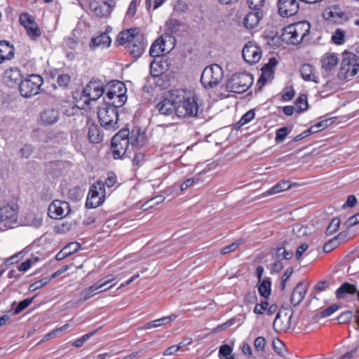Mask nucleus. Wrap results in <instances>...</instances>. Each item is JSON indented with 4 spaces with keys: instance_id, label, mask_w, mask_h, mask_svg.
<instances>
[{
    "instance_id": "nucleus-1",
    "label": "nucleus",
    "mask_w": 359,
    "mask_h": 359,
    "mask_svg": "<svg viewBox=\"0 0 359 359\" xmlns=\"http://www.w3.org/2000/svg\"><path fill=\"white\" fill-rule=\"evenodd\" d=\"M182 92L180 98L176 104V114L179 117L196 116L198 111V104L194 93L183 89H176Z\"/></svg>"
},
{
    "instance_id": "nucleus-2",
    "label": "nucleus",
    "mask_w": 359,
    "mask_h": 359,
    "mask_svg": "<svg viewBox=\"0 0 359 359\" xmlns=\"http://www.w3.org/2000/svg\"><path fill=\"white\" fill-rule=\"evenodd\" d=\"M359 72V56L351 53H344L338 76L341 80H350Z\"/></svg>"
},
{
    "instance_id": "nucleus-3",
    "label": "nucleus",
    "mask_w": 359,
    "mask_h": 359,
    "mask_svg": "<svg viewBox=\"0 0 359 359\" xmlns=\"http://www.w3.org/2000/svg\"><path fill=\"white\" fill-rule=\"evenodd\" d=\"M223 77L224 72L222 67L217 64H213L203 69L201 82L205 88H213L219 83Z\"/></svg>"
},
{
    "instance_id": "nucleus-4",
    "label": "nucleus",
    "mask_w": 359,
    "mask_h": 359,
    "mask_svg": "<svg viewBox=\"0 0 359 359\" xmlns=\"http://www.w3.org/2000/svg\"><path fill=\"white\" fill-rule=\"evenodd\" d=\"M253 83L252 76L246 73H238L232 76L226 85L229 92L242 93L245 92Z\"/></svg>"
},
{
    "instance_id": "nucleus-5",
    "label": "nucleus",
    "mask_w": 359,
    "mask_h": 359,
    "mask_svg": "<svg viewBox=\"0 0 359 359\" xmlns=\"http://www.w3.org/2000/svg\"><path fill=\"white\" fill-rule=\"evenodd\" d=\"M104 90L102 81L92 79L83 88L81 100L86 105H88L90 101H95L99 99L104 94Z\"/></svg>"
},
{
    "instance_id": "nucleus-6",
    "label": "nucleus",
    "mask_w": 359,
    "mask_h": 359,
    "mask_svg": "<svg viewBox=\"0 0 359 359\" xmlns=\"http://www.w3.org/2000/svg\"><path fill=\"white\" fill-rule=\"evenodd\" d=\"M106 190L101 180L93 183L88 191L86 206L88 208H95L101 205L105 200Z\"/></svg>"
},
{
    "instance_id": "nucleus-7",
    "label": "nucleus",
    "mask_w": 359,
    "mask_h": 359,
    "mask_svg": "<svg viewBox=\"0 0 359 359\" xmlns=\"http://www.w3.org/2000/svg\"><path fill=\"white\" fill-rule=\"evenodd\" d=\"M43 83L41 76L31 74L27 79L22 80L19 85L20 95L25 97H30L39 93L40 87Z\"/></svg>"
},
{
    "instance_id": "nucleus-8",
    "label": "nucleus",
    "mask_w": 359,
    "mask_h": 359,
    "mask_svg": "<svg viewBox=\"0 0 359 359\" xmlns=\"http://www.w3.org/2000/svg\"><path fill=\"white\" fill-rule=\"evenodd\" d=\"M18 206L15 204L6 205L0 208V229H11L18 222Z\"/></svg>"
},
{
    "instance_id": "nucleus-9",
    "label": "nucleus",
    "mask_w": 359,
    "mask_h": 359,
    "mask_svg": "<svg viewBox=\"0 0 359 359\" xmlns=\"http://www.w3.org/2000/svg\"><path fill=\"white\" fill-rule=\"evenodd\" d=\"M97 116L103 128L106 129L114 128L118 120L117 107L105 104L104 107H98Z\"/></svg>"
},
{
    "instance_id": "nucleus-10",
    "label": "nucleus",
    "mask_w": 359,
    "mask_h": 359,
    "mask_svg": "<svg viewBox=\"0 0 359 359\" xmlns=\"http://www.w3.org/2000/svg\"><path fill=\"white\" fill-rule=\"evenodd\" d=\"M308 29L303 31L299 25H290L283 29L281 39L287 44L297 45L302 41Z\"/></svg>"
},
{
    "instance_id": "nucleus-11",
    "label": "nucleus",
    "mask_w": 359,
    "mask_h": 359,
    "mask_svg": "<svg viewBox=\"0 0 359 359\" xmlns=\"http://www.w3.org/2000/svg\"><path fill=\"white\" fill-rule=\"evenodd\" d=\"M182 92L170 90L164 97V99L158 104L159 112L163 115H171L173 113L176 114V104L180 98Z\"/></svg>"
},
{
    "instance_id": "nucleus-12",
    "label": "nucleus",
    "mask_w": 359,
    "mask_h": 359,
    "mask_svg": "<svg viewBox=\"0 0 359 359\" xmlns=\"http://www.w3.org/2000/svg\"><path fill=\"white\" fill-rule=\"evenodd\" d=\"M111 88L112 89H109L106 94L108 99L106 104L116 107H121L126 101L123 83L116 81V83H113Z\"/></svg>"
},
{
    "instance_id": "nucleus-13",
    "label": "nucleus",
    "mask_w": 359,
    "mask_h": 359,
    "mask_svg": "<svg viewBox=\"0 0 359 359\" xmlns=\"http://www.w3.org/2000/svg\"><path fill=\"white\" fill-rule=\"evenodd\" d=\"M20 23L26 29L27 35L32 40H37L41 35V29L35 21V18L27 13L20 14L19 17Z\"/></svg>"
},
{
    "instance_id": "nucleus-14",
    "label": "nucleus",
    "mask_w": 359,
    "mask_h": 359,
    "mask_svg": "<svg viewBox=\"0 0 359 359\" xmlns=\"http://www.w3.org/2000/svg\"><path fill=\"white\" fill-rule=\"evenodd\" d=\"M130 145L129 136H113L111 140V152L114 159H121Z\"/></svg>"
},
{
    "instance_id": "nucleus-15",
    "label": "nucleus",
    "mask_w": 359,
    "mask_h": 359,
    "mask_svg": "<svg viewBox=\"0 0 359 359\" xmlns=\"http://www.w3.org/2000/svg\"><path fill=\"white\" fill-rule=\"evenodd\" d=\"M69 212V204L67 202L55 200L49 205L48 214L50 217L59 219L66 217Z\"/></svg>"
},
{
    "instance_id": "nucleus-16",
    "label": "nucleus",
    "mask_w": 359,
    "mask_h": 359,
    "mask_svg": "<svg viewBox=\"0 0 359 359\" xmlns=\"http://www.w3.org/2000/svg\"><path fill=\"white\" fill-rule=\"evenodd\" d=\"M278 14L284 18L296 15L299 9L297 0H278L277 4Z\"/></svg>"
},
{
    "instance_id": "nucleus-17",
    "label": "nucleus",
    "mask_w": 359,
    "mask_h": 359,
    "mask_svg": "<svg viewBox=\"0 0 359 359\" xmlns=\"http://www.w3.org/2000/svg\"><path fill=\"white\" fill-rule=\"evenodd\" d=\"M243 57L245 61L249 64H255L259 61L262 56V50L255 43L248 42L243 48Z\"/></svg>"
},
{
    "instance_id": "nucleus-18",
    "label": "nucleus",
    "mask_w": 359,
    "mask_h": 359,
    "mask_svg": "<svg viewBox=\"0 0 359 359\" xmlns=\"http://www.w3.org/2000/svg\"><path fill=\"white\" fill-rule=\"evenodd\" d=\"M323 18L333 23H341L346 19L345 13L338 6H334L326 8L323 13Z\"/></svg>"
},
{
    "instance_id": "nucleus-19",
    "label": "nucleus",
    "mask_w": 359,
    "mask_h": 359,
    "mask_svg": "<svg viewBox=\"0 0 359 359\" xmlns=\"http://www.w3.org/2000/svg\"><path fill=\"white\" fill-rule=\"evenodd\" d=\"M278 309V307L276 304H270L267 299H264L255 304L253 313L258 316H263L266 313L267 316H271L277 312Z\"/></svg>"
},
{
    "instance_id": "nucleus-20",
    "label": "nucleus",
    "mask_w": 359,
    "mask_h": 359,
    "mask_svg": "<svg viewBox=\"0 0 359 359\" xmlns=\"http://www.w3.org/2000/svg\"><path fill=\"white\" fill-rule=\"evenodd\" d=\"M292 318V313L288 314L283 311H279L273 323V328L277 332H285L290 327V320Z\"/></svg>"
},
{
    "instance_id": "nucleus-21",
    "label": "nucleus",
    "mask_w": 359,
    "mask_h": 359,
    "mask_svg": "<svg viewBox=\"0 0 359 359\" xmlns=\"http://www.w3.org/2000/svg\"><path fill=\"white\" fill-rule=\"evenodd\" d=\"M147 46L144 37L140 35L132 43L126 45L127 50L130 52V55L135 58H139L144 52Z\"/></svg>"
},
{
    "instance_id": "nucleus-22",
    "label": "nucleus",
    "mask_w": 359,
    "mask_h": 359,
    "mask_svg": "<svg viewBox=\"0 0 359 359\" xmlns=\"http://www.w3.org/2000/svg\"><path fill=\"white\" fill-rule=\"evenodd\" d=\"M91 11L99 18H105L110 15L112 11L111 6L105 1L97 2L93 1L90 4Z\"/></svg>"
},
{
    "instance_id": "nucleus-23",
    "label": "nucleus",
    "mask_w": 359,
    "mask_h": 359,
    "mask_svg": "<svg viewBox=\"0 0 359 359\" xmlns=\"http://www.w3.org/2000/svg\"><path fill=\"white\" fill-rule=\"evenodd\" d=\"M167 38H170V36H161L157 39L151 45L149 50V55L154 58H161L160 56L165 53H168L165 48V41Z\"/></svg>"
},
{
    "instance_id": "nucleus-24",
    "label": "nucleus",
    "mask_w": 359,
    "mask_h": 359,
    "mask_svg": "<svg viewBox=\"0 0 359 359\" xmlns=\"http://www.w3.org/2000/svg\"><path fill=\"white\" fill-rule=\"evenodd\" d=\"M140 30L138 28H130L121 32L117 37L116 42L119 45L129 44L134 41L137 36H140Z\"/></svg>"
},
{
    "instance_id": "nucleus-25",
    "label": "nucleus",
    "mask_w": 359,
    "mask_h": 359,
    "mask_svg": "<svg viewBox=\"0 0 359 359\" xmlns=\"http://www.w3.org/2000/svg\"><path fill=\"white\" fill-rule=\"evenodd\" d=\"M299 72L302 78L305 81H312L316 83L319 82V76L316 73V69L311 64L305 63L301 65Z\"/></svg>"
},
{
    "instance_id": "nucleus-26",
    "label": "nucleus",
    "mask_w": 359,
    "mask_h": 359,
    "mask_svg": "<svg viewBox=\"0 0 359 359\" xmlns=\"http://www.w3.org/2000/svg\"><path fill=\"white\" fill-rule=\"evenodd\" d=\"M264 13L262 11H254L249 12L243 20L244 26L249 29L256 27L262 19Z\"/></svg>"
},
{
    "instance_id": "nucleus-27",
    "label": "nucleus",
    "mask_w": 359,
    "mask_h": 359,
    "mask_svg": "<svg viewBox=\"0 0 359 359\" xmlns=\"http://www.w3.org/2000/svg\"><path fill=\"white\" fill-rule=\"evenodd\" d=\"M60 117V112L54 109H44L40 114V120L43 125L50 126L55 123Z\"/></svg>"
},
{
    "instance_id": "nucleus-28",
    "label": "nucleus",
    "mask_w": 359,
    "mask_h": 359,
    "mask_svg": "<svg viewBox=\"0 0 359 359\" xmlns=\"http://www.w3.org/2000/svg\"><path fill=\"white\" fill-rule=\"evenodd\" d=\"M22 79L20 70L17 67H11L5 71L4 79L5 83L10 86L17 85Z\"/></svg>"
},
{
    "instance_id": "nucleus-29",
    "label": "nucleus",
    "mask_w": 359,
    "mask_h": 359,
    "mask_svg": "<svg viewBox=\"0 0 359 359\" xmlns=\"http://www.w3.org/2000/svg\"><path fill=\"white\" fill-rule=\"evenodd\" d=\"M115 284L116 283H114L111 285L109 287L104 288L103 290H100L97 285L95 283L93 285L85 288L80 292L79 302H86L90 299L91 297H94L95 295L111 289L112 287H114V285H115Z\"/></svg>"
},
{
    "instance_id": "nucleus-30",
    "label": "nucleus",
    "mask_w": 359,
    "mask_h": 359,
    "mask_svg": "<svg viewBox=\"0 0 359 359\" xmlns=\"http://www.w3.org/2000/svg\"><path fill=\"white\" fill-rule=\"evenodd\" d=\"M14 46L7 41H0V65L14 57Z\"/></svg>"
},
{
    "instance_id": "nucleus-31",
    "label": "nucleus",
    "mask_w": 359,
    "mask_h": 359,
    "mask_svg": "<svg viewBox=\"0 0 359 359\" xmlns=\"http://www.w3.org/2000/svg\"><path fill=\"white\" fill-rule=\"evenodd\" d=\"M111 42V38L107 33L104 32L96 37L92 38L89 46L92 50H95L97 48H104L109 47Z\"/></svg>"
},
{
    "instance_id": "nucleus-32",
    "label": "nucleus",
    "mask_w": 359,
    "mask_h": 359,
    "mask_svg": "<svg viewBox=\"0 0 359 359\" xmlns=\"http://www.w3.org/2000/svg\"><path fill=\"white\" fill-rule=\"evenodd\" d=\"M168 65L166 61L162 58H154L150 64V73L153 77H157L167 70Z\"/></svg>"
},
{
    "instance_id": "nucleus-33",
    "label": "nucleus",
    "mask_w": 359,
    "mask_h": 359,
    "mask_svg": "<svg viewBox=\"0 0 359 359\" xmlns=\"http://www.w3.org/2000/svg\"><path fill=\"white\" fill-rule=\"evenodd\" d=\"M306 290V287L303 283H298L292 293L290 299L291 304L294 306L299 304L303 301Z\"/></svg>"
},
{
    "instance_id": "nucleus-34",
    "label": "nucleus",
    "mask_w": 359,
    "mask_h": 359,
    "mask_svg": "<svg viewBox=\"0 0 359 359\" xmlns=\"http://www.w3.org/2000/svg\"><path fill=\"white\" fill-rule=\"evenodd\" d=\"M336 118H327L311 126L309 129L303 131L300 135H313L319 133L325 128L330 126Z\"/></svg>"
},
{
    "instance_id": "nucleus-35",
    "label": "nucleus",
    "mask_w": 359,
    "mask_h": 359,
    "mask_svg": "<svg viewBox=\"0 0 359 359\" xmlns=\"http://www.w3.org/2000/svg\"><path fill=\"white\" fill-rule=\"evenodd\" d=\"M357 292L356 286L349 283H344L336 290L335 295L339 299H344L347 295H353Z\"/></svg>"
},
{
    "instance_id": "nucleus-36",
    "label": "nucleus",
    "mask_w": 359,
    "mask_h": 359,
    "mask_svg": "<svg viewBox=\"0 0 359 359\" xmlns=\"http://www.w3.org/2000/svg\"><path fill=\"white\" fill-rule=\"evenodd\" d=\"M321 67L325 70H331L338 63L337 54L334 53H327L321 58Z\"/></svg>"
},
{
    "instance_id": "nucleus-37",
    "label": "nucleus",
    "mask_w": 359,
    "mask_h": 359,
    "mask_svg": "<svg viewBox=\"0 0 359 359\" xmlns=\"http://www.w3.org/2000/svg\"><path fill=\"white\" fill-rule=\"evenodd\" d=\"M81 248L80 243L74 242L69 243L61 250L55 256V259L58 261L62 260L65 257L78 251Z\"/></svg>"
},
{
    "instance_id": "nucleus-38",
    "label": "nucleus",
    "mask_w": 359,
    "mask_h": 359,
    "mask_svg": "<svg viewBox=\"0 0 359 359\" xmlns=\"http://www.w3.org/2000/svg\"><path fill=\"white\" fill-rule=\"evenodd\" d=\"M291 187L290 182L281 180L263 194L264 196H271L286 191Z\"/></svg>"
},
{
    "instance_id": "nucleus-39",
    "label": "nucleus",
    "mask_w": 359,
    "mask_h": 359,
    "mask_svg": "<svg viewBox=\"0 0 359 359\" xmlns=\"http://www.w3.org/2000/svg\"><path fill=\"white\" fill-rule=\"evenodd\" d=\"M177 318V316L175 314H171L168 316H165L158 319H156L154 320H151L147 323L145 324L144 328V329H151L158 327L162 325H165L170 323L171 321H173Z\"/></svg>"
},
{
    "instance_id": "nucleus-40",
    "label": "nucleus",
    "mask_w": 359,
    "mask_h": 359,
    "mask_svg": "<svg viewBox=\"0 0 359 359\" xmlns=\"http://www.w3.org/2000/svg\"><path fill=\"white\" fill-rule=\"evenodd\" d=\"M257 290L261 297L264 299H268L271 294V282L269 278H266L259 282Z\"/></svg>"
},
{
    "instance_id": "nucleus-41",
    "label": "nucleus",
    "mask_w": 359,
    "mask_h": 359,
    "mask_svg": "<svg viewBox=\"0 0 359 359\" xmlns=\"http://www.w3.org/2000/svg\"><path fill=\"white\" fill-rule=\"evenodd\" d=\"M343 238V233H340L337 236L330 239L327 243H325L323 246V252L325 253L332 252L340 245Z\"/></svg>"
},
{
    "instance_id": "nucleus-42",
    "label": "nucleus",
    "mask_w": 359,
    "mask_h": 359,
    "mask_svg": "<svg viewBox=\"0 0 359 359\" xmlns=\"http://www.w3.org/2000/svg\"><path fill=\"white\" fill-rule=\"evenodd\" d=\"M129 140L133 148L140 149L147 147L148 144L147 136H129Z\"/></svg>"
},
{
    "instance_id": "nucleus-43",
    "label": "nucleus",
    "mask_w": 359,
    "mask_h": 359,
    "mask_svg": "<svg viewBox=\"0 0 359 359\" xmlns=\"http://www.w3.org/2000/svg\"><path fill=\"white\" fill-rule=\"evenodd\" d=\"M332 41L337 45H341L345 42V32L340 29H336L332 36Z\"/></svg>"
},
{
    "instance_id": "nucleus-44",
    "label": "nucleus",
    "mask_w": 359,
    "mask_h": 359,
    "mask_svg": "<svg viewBox=\"0 0 359 359\" xmlns=\"http://www.w3.org/2000/svg\"><path fill=\"white\" fill-rule=\"evenodd\" d=\"M146 161V156L143 153L137 152L132 159V163L133 166L140 168L145 163Z\"/></svg>"
},
{
    "instance_id": "nucleus-45",
    "label": "nucleus",
    "mask_w": 359,
    "mask_h": 359,
    "mask_svg": "<svg viewBox=\"0 0 359 359\" xmlns=\"http://www.w3.org/2000/svg\"><path fill=\"white\" fill-rule=\"evenodd\" d=\"M258 298L255 291L248 292L243 297V303L246 306L256 304Z\"/></svg>"
},
{
    "instance_id": "nucleus-46",
    "label": "nucleus",
    "mask_w": 359,
    "mask_h": 359,
    "mask_svg": "<svg viewBox=\"0 0 359 359\" xmlns=\"http://www.w3.org/2000/svg\"><path fill=\"white\" fill-rule=\"evenodd\" d=\"M116 280V277L113 274H109L104 277L103 278L100 279L98 281L95 283L97 286L100 290H103V287L107 285L109 283H111L113 281Z\"/></svg>"
},
{
    "instance_id": "nucleus-47",
    "label": "nucleus",
    "mask_w": 359,
    "mask_h": 359,
    "mask_svg": "<svg viewBox=\"0 0 359 359\" xmlns=\"http://www.w3.org/2000/svg\"><path fill=\"white\" fill-rule=\"evenodd\" d=\"M34 297L27 298L19 302L18 306L14 309V313L18 314L27 308L34 300Z\"/></svg>"
},
{
    "instance_id": "nucleus-48",
    "label": "nucleus",
    "mask_w": 359,
    "mask_h": 359,
    "mask_svg": "<svg viewBox=\"0 0 359 359\" xmlns=\"http://www.w3.org/2000/svg\"><path fill=\"white\" fill-rule=\"evenodd\" d=\"M296 106L298 108L299 112H302L307 109L308 102L307 97L306 95L303 94L299 96L296 101Z\"/></svg>"
},
{
    "instance_id": "nucleus-49",
    "label": "nucleus",
    "mask_w": 359,
    "mask_h": 359,
    "mask_svg": "<svg viewBox=\"0 0 359 359\" xmlns=\"http://www.w3.org/2000/svg\"><path fill=\"white\" fill-rule=\"evenodd\" d=\"M340 219L338 217L333 218L326 229L327 235L334 233L339 228Z\"/></svg>"
},
{
    "instance_id": "nucleus-50",
    "label": "nucleus",
    "mask_w": 359,
    "mask_h": 359,
    "mask_svg": "<svg viewBox=\"0 0 359 359\" xmlns=\"http://www.w3.org/2000/svg\"><path fill=\"white\" fill-rule=\"evenodd\" d=\"M97 332V330H95L93 332H90L89 333H87V334L83 335L80 338L75 340L72 343V345L76 348L81 347L83 345L84 342L86 341L90 337L94 335Z\"/></svg>"
},
{
    "instance_id": "nucleus-51",
    "label": "nucleus",
    "mask_w": 359,
    "mask_h": 359,
    "mask_svg": "<svg viewBox=\"0 0 359 359\" xmlns=\"http://www.w3.org/2000/svg\"><path fill=\"white\" fill-rule=\"evenodd\" d=\"M117 183V177L116 174L113 172H109L107 175V177L105 179L104 182H102V184H104V188H111Z\"/></svg>"
},
{
    "instance_id": "nucleus-52",
    "label": "nucleus",
    "mask_w": 359,
    "mask_h": 359,
    "mask_svg": "<svg viewBox=\"0 0 359 359\" xmlns=\"http://www.w3.org/2000/svg\"><path fill=\"white\" fill-rule=\"evenodd\" d=\"M266 339L264 337H258L255 339L254 346L257 352H263L266 346Z\"/></svg>"
},
{
    "instance_id": "nucleus-53",
    "label": "nucleus",
    "mask_w": 359,
    "mask_h": 359,
    "mask_svg": "<svg viewBox=\"0 0 359 359\" xmlns=\"http://www.w3.org/2000/svg\"><path fill=\"white\" fill-rule=\"evenodd\" d=\"M241 243V240H238V241H236V242L232 243L231 244H230L229 245L225 246L224 248H223L222 249L221 254L226 255L231 252L235 251L239 247Z\"/></svg>"
},
{
    "instance_id": "nucleus-54",
    "label": "nucleus",
    "mask_w": 359,
    "mask_h": 359,
    "mask_svg": "<svg viewBox=\"0 0 359 359\" xmlns=\"http://www.w3.org/2000/svg\"><path fill=\"white\" fill-rule=\"evenodd\" d=\"M50 280V278H45L43 279H41L38 281H36L33 284H32L29 287L30 291H35L36 290H39L46 285L49 281Z\"/></svg>"
},
{
    "instance_id": "nucleus-55",
    "label": "nucleus",
    "mask_w": 359,
    "mask_h": 359,
    "mask_svg": "<svg viewBox=\"0 0 359 359\" xmlns=\"http://www.w3.org/2000/svg\"><path fill=\"white\" fill-rule=\"evenodd\" d=\"M339 306L337 304H332L329 307L323 310L320 312V316L323 318H326L332 315L335 311L339 309Z\"/></svg>"
},
{
    "instance_id": "nucleus-56",
    "label": "nucleus",
    "mask_w": 359,
    "mask_h": 359,
    "mask_svg": "<svg viewBox=\"0 0 359 359\" xmlns=\"http://www.w3.org/2000/svg\"><path fill=\"white\" fill-rule=\"evenodd\" d=\"M65 44L69 49L74 50L78 46L79 41L74 36H72L65 39Z\"/></svg>"
},
{
    "instance_id": "nucleus-57",
    "label": "nucleus",
    "mask_w": 359,
    "mask_h": 359,
    "mask_svg": "<svg viewBox=\"0 0 359 359\" xmlns=\"http://www.w3.org/2000/svg\"><path fill=\"white\" fill-rule=\"evenodd\" d=\"M255 113L252 110H250L248 112H246L242 118L240 119V121L238 122V124L241 126H243L248 122H250L251 120L254 118Z\"/></svg>"
},
{
    "instance_id": "nucleus-58",
    "label": "nucleus",
    "mask_w": 359,
    "mask_h": 359,
    "mask_svg": "<svg viewBox=\"0 0 359 359\" xmlns=\"http://www.w3.org/2000/svg\"><path fill=\"white\" fill-rule=\"evenodd\" d=\"M137 0H132L130 3L128 11L126 12V17L128 18H132L135 15L137 11Z\"/></svg>"
},
{
    "instance_id": "nucleus-59",
    "label": "nucleus",
    "mask_w": 359,
    "mask_h": 359,
    "mask_svg": "<svg viewBox=\"0 0 359 359\" xmlns=\"http://www.w3.org/2000/svg\"><path fill=\"white\" fill-rule=\"evenodd\" d=\"M249 6L254 11H262L261 8L264 6V0H248Z\"/></svg>"
},
{
    "instance_id": "nucleus-60",
    "label": "nucleus",
    "mask_w": 359,
    "mask_h": 359,
    "mask_svg": "<svg viewBox=\"0 0 359 359\" xmlns=\"http://www.w3.org/2000/svg\"><path fill=\"white\" fill-rule=\"evenodd\" d=\"M276 255L279 257H283V259H290L292 257L293 253L292 251H287L284 248H278L276 251Z\"/></svg>"
},
{
    "instance_id": "nucleus-61",
    "label": "nucleus",
    "mask_w": 359,
    "mask_h": 359,
    "mask_svg": "<svg viewBox=\"0 0 359 359\" xmlns=\"http://www.w3.org/2000/svg\"><path fill=\"white\" fill-rule=\"evenodd\" d=\"M57 82L60 86L66 87L70 82V76L67 74L58 76Z\"/></svg>"
},
{
    "instance_id": "nucleus-62",
    "label": "nucleus",
    "mask_w": 359,
    "mask_h": 359,
    "mask_svg": "<svg viewBox=\"0 0 359 359\" xmlns=\"http://www.w3.org/2000/svg\"><path fill=\"white\" fill-rule=\"evenodd\" d=\"M293 272V269L292 267H288L284 272L282 280H281V289L283 290L285 287V283L287 280L290 278L292 273Z\"/></svg>"
},
{
    "instance_id": "nucleus-63",
    "label": "nucleus",
    "mask_w": 359,
    "mask_h": 359,
    "mask_svg": "<svg viewBox=\"0 0 359 359\" xmlns=\"http://www.w3.org/2000/svg\"><path fill=\"white\" fill-rule=\"evenodd\" d=\"M232 353L231 347L228 344H224L220 346L219 353L224 357H228Z\"/></svg>"
},
{
    "instance_id": "nucleus-64",
    "label": "nucleus",
    "mask_w": 359,
    "mask_h": 359,
    "mask_svg": "<svg viewBox=\"0 0 359 359\" xmlns=\"http://www.w3.org/2000/svg\"><path fill=\"white\" fill-rule=\"evenodd\" d=\"M358 224H359V212L350 217L346 222V224L348 227L353 226Z\"/></svg>"
}]
</instances>
